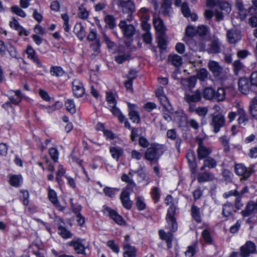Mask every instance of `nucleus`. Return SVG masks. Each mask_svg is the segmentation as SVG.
<instances>
[{
    "instance_id": "obj_2",
    "label": "nucleus",
    "mask_w": 257,
    "mask_h": 257,
    "mask_svg": "<svg viewBox=\"0 0 257 257\" xmlns=\"http://www.w3.org/2000/svg\"><path fill=\"white\" fill-rule=\"evenodd\" d=\"M255 166L253 164L247 168L243 164H237L235 165L234 171L237 175L241 177V180H246L254 172Z\"/></svg>"
},
{
    "instance_id": "obj_24",
    "label": "nucleus",
    "mask_w": 257,
    "mask_h": 257,
    "mask_svg": "<svg viewBox=\"0 0 257 257\" xmlns=\"http://www.w3.org/2000/svg\"><path fill=\"white\" fill-rule=\"evenodd\" d=\"M49 200L53 204V205L59 210H62L63 207L60 204L57 194L54 190H49Z\"/></svg>"
},
{
    "instance_id": "obj_8",
    "label": "nucleus",
    "mask_w": 257,
    "mask_h": 257,
    "mask_svg": "<svg viewBox=\"0 0 257 257\" xmlns=\"http://www.w3.org/2000/svg\"><path fill=\"white\" fill-rule=\"evenodd\" d=\"M202 98V92L197 89L192 93L186 92L184 96L185 100L190 103L200 101Z\"/></svg>"
},
{
    "instance_id": "obj_12",
    "label": "nucleus",
    "mask_w": 257,
    "mask_h": 257,
    "mask_svg": "<svg viewBox=\"0 0 257 257\" xmlns=\"http://www.w3.org/2000/svg\"><path fill=\"white\" fill-rule=\"evenodd\" d=\"M212 152L211 148L206 147L202 141H200L197 149V155L199 159H203L209 155Z\"/></svg>"
},
{
    "instance_id": "obj_61",
    "label": "nucleus",
    "mask_w": 257,
    "mask_h": 257,
    "mask_svg": "<svg viewBox=\"0 0 257 257\" xmlns=\"http://www.w3.org/2000/svg\"><path fill=\"white\" fill-rule=\"evenodd\" d=\"M208 72L205 69H201L197 72V77L201 80H204L208 76Z\"/></svg>"
},
{
    "instance_id": "obj_47",
    "label": "nucleus",
    "mask_w": 257,
    "mask_h": 257,
    "mask_svg": "<svg viewBox=\"0 0 257 257\" xmlns=\"http://www.w3.org/2000/svg\"><path fill=\"white\" fill-rule=\"evenodd\" d=\"M250 111L253 117L257 116V97H254L250 102Z\"/></svg>"
},
{
    "instance_id": "obj_44",
    "label": "nucleus",
    "mask_w": 257,
    "mask_h": 257,
    "mask_svg": "<svg viewBox=\"0 0 257 257\" xmlns=\"http://www.w3.org/2000/svg\"><path fill=\"white\" fill-rule=\"evenodd\" d=\"M61 18L64 21L63 28L65 32H69L70 29L69 17L67 13L61 14Z\"/></svg>"
},
{
    "instance_id": "obj_18",
    "label": "nucleus",
    "mask_w": 257,
    "mask_h": 257,
    "mask_svg": "<svg viewBox=\"0 0 257 257\" xmlns=\"http://www.w3.org/2000/svg\"><path fill=\"white\" fill-rule=\"evenodd\" d=\"M235 5L240 19L244 20L247 17V11L244 7L243 1L242 0H236Z\"/></svg>"
},
{
    "instance_id": "obj_50",
    "label": "nucleus",
    "mask_w": 257,
    "mask_h": 257,
    "mask_svg": "<svg viewBox=\"0 0 257 257\" xmlns=\"http://www.w3.org/2000/svg\"><path fill=\"white\" fill-rule=\"evenodd\" d=\"M10 26L11 28L17 31H19L20 29L25 31L24 28L20 25L18 20L15 17H13L12 20L10 22Z\"/></svg>"
},
{
    "instance_id": "obj_56",
    "label": "nucleus",
    "mask_w": 257,
    "mask_h": 257,
    "mask_svg": "<svg viewBox=\"0 0 257 257\" xmlns=\"http://www.w3.org/2000/svg\"><path fill=\"white\" fill-rule=\"evenodd\" d=\"M111 112L114 115L117 117L119 122H124V121L126 120L125 116L121 113L120 110L118 108L112 109Z\"/></svg>"
},
{
    "instance_id": "obj_51",
    "label": "nucleus",
    "mask_w": 257,
    "mask_h": 257,
    "mask_svg": "<svg viewBox=\"0 0 257 257\" xmlns=\"http://www.w3.org/2000/svg\"><path fill=\"white\" fill-rule=\"evenodd\" d=\"M9 53L12 58L19 59L20 58L19 55L16 49V48L11 44H10L9 47L8 48L7 50Z\"/></svg>"
},
{
    "instance_id": "obj_55",
    "label": "nucleus",
    "mask_w": 257,
    "mask_h": 257,
    "mask_svg": "<svg viewBox=\"0 0 257 257\" xmlns=\"http://www.w3.org/2000/svg\"><path fill=\"white\" fill-rule=\"evenodd\" d=\"M118 191V189L116 188H112L110 187H106L103 189V192L106 195L109 197H113L115 193Z\"/></svg>"
},
{
    "instance_id": "obj_49",
    "label": "nucleus",
    "mask_w": 257,
    "mask_h": 257,
    "mask_svg": "<svg viewBox=\"0 0 257 257\" xmlns=\"http://www.w3.org/2000/svg\"><path fill=\"white\" fill-rule=\"evenodd\" d=\"M11 10L14 14L22 18H25L26 17V13L17 6H12L11 8Z\"/></svg>"
},
{
    "instance_id": "obj_57",
    "label": "nucleus",
    "mask_w": 257,
    "mask_h": 257,
    "mask_svg": "<svg viewBox=\"0 0 257 257\" xmlns=\"http://www.w3.org/2000/svg\"><path fill=\"white\" fill-rule=\"evenodd\" d=\"M220 9L221 11L223 12V14L224 15L229 14L231 10L230 5L227 2L221 3L220 4Z\"/></svg>"
},
{
    "instance_id": "obj_42",
    "label": "nucleus",
    "mask_w": 257,
    "mask_h": 257,
    "mask_svg": "<svg viewBox=\"0 0 257 257\" xmlns=\"http://www.w3.org/2000/svg\"><path fill=\"white\" fill-rule=\"evenodd\" d=\"M234 211L233 206L230 203H226L223 205L222 210V214L223 216L227 217L232 214Z\"/></svg>"
},
{
    "instance_id": "obj_43",
    "label": "nucleus",
    "mask_w": 257,
    "mask_h": 257,
    "mask_svg": "<svg viewBox=\"0 0 257 257\" xmlns=\"http://www.w3.org/2000/svg\"><path fill=\"white\" fill-rule=\"evenodd\" d=\"M171 0H162V8L164 10V13L169 15L171 11Z\"/></svg>"
},
{
    "instance_id": "obj_64",
    "label": "nucleus",
    "mask_w": 257,
    "mask_h": 257,
    "mask_svg": "<svg viewBox=\"0 0 257 257\" xmlns=\"http://www.w3.org/2000/svg\"><path fill=\"white\" fill-rule=\"evenodd\" d=\"M195 112L199 116L204 117L208 113V109L205 107H198L195 109Z\"/></svg>"
},
{
    "instance_id": "obj_58",
    "label": "nucleus",
    "mask_w": 257,
    "mask_h": 257,
    "mask_svg": "<svg viewBox=\"0 0 257 257\" xmlns=\"http://www.w3.org/2000/svg\"><path fill=\"white\" fill-rule=\"evenodd\" d=\"M103 38L108 49L110 51H114L116 46L115 44L111 41L106 35H104Z\"/></svg>"
},
{
    "instance_id": "obj_46",
    "label": "nucleus",
    "mask_w": 257,
    "mask_h": 257,
    "mask_svg": "<svg viewBox=\"0 0 257 257\" xmlns=\"http://www.w3.org/2000/svg\"><path fill=\"white\" fill-rule=\"evenodd\" d=\"M79 17L81 19H87L89 16V12L84 7L83 5H80L78 8Z\"/></svg>"
},
{
    "instance_id": "obj_33",
    "label": "nucleus",
    "mask_w": 257,
    "mask_h": 257,
    "mask_svg": "<svg viewBox=\"0 0 257 257\" xmlns=\"http://www.w3.org/2000/svg\"><path fill=\"white\" fill-rule=\"evenodd\" d=\"M137 173L138 177L140 178V180L139 181V182H143L145 185L149 184L150 182V178L146 174L143 167H141L139 169H138V170H137Z\"/></svg>"
},
{
    "instance_id": "obj_25",
    "label": "nucleus",
    "mask_w": 257,
    "mask_h": 257,
    "mask_svg": "<svg viewBox=\"0 0 257 257\" xmlns=\"http://www.w3.org/2000/svg\"><path fill=\"white\" fill-rule=\"evenodd\" d=\"M186 157L190 168L193 172H195L197 168V165L196 163V158L194 153L192 151H188L186 154Z\"/></svg>"
},
{
    "instance_id": "obj_48",
    "label": "nucleus",
    "mask_w": 257,
    "mask_h": 257,
    "mask_svg": "<svg viewBox=\"0 0 257 257\" xmlns=\"http://www.w3.org/2000/svg\"><path fill=\"white\" fill-rule=\"evenodd\" d=\"M65 106L67 110L71 113L76 112L75 105L73 100L69 99L65 102Z\"/></svg>"
},
{
    "instance_id": "obj_17",
    "label": "nucleus",
    "mask_w": 257,
    "mask_h": 257,
    "mask_svg": "<svg viewBox=\"0 0 257 257\" xmlns=\"http://www.w3.org/2000/svg\"><path fill=\"white\" fill-rule=\"evenodd\" d=\"M121 202L123 206L127 209H130L133 202L130 199V193L127 190H123L120 196Z\"/></svg>"
},
{
    "instance_id": "obj_59",
    "label": "nucleus",
    "mask_w": 257,
    "mask_h": 257,
    "mask_svg": "<svg viewBox=\"0 0 257 257\" xmlns=\"http://www.w3.org/2000/svg\"><path fill=\"white\" fill-rule=\"evenodd\" d=\"M181 11L184 15V16L186 18L189 17V15H190V10L189 9V6L187 3H184L181 5Z\"/></svg>"
},
{
    "instance_id": "obj_28",
    "label": "nucleus",
    "mask_w": 257,
    "mask_h": 257,
    "mask_svg": "<svg viewBox=\"0 0 257 257\" xmlns=\"http://www.w3.org/2000/svg\"><path fill=\"white\" fill-rule=\"evenodd\" d=\"M181 83L185 88L191 89L195 86L196 83V79L193 76L189 78H184L181 80Z\"/></svg>"
},
{
    "instance_id": "obj_36",
    "label": "nucleus",
    "mask_w": 257,
    "mask_h": 257,
    "mask_svg": "<svg viewBox=\"0 0 257 257\" xmlns=\"http://www.w3.org/2000/svg\"><path fill=\"white\" fill-rule=\"evenodd\" d=\"M254 211H256L255 203L251 201L248 203L245 209L242 211V214L243 216H247L251 214Z\"/></svg>"
},
{
    "instance_id": "obj_7",
    "label": "nucleus",
    "mask_w": 257,
    "mask_h": 257,
    "mask_svg": "<svg viewBox=\"0 0 257 257\" xmlns=\"http://www.w3.org/2000/svg\"><path fill=\"white\" fill-rule=\"evenodd\" d=\"M118 27L123 32L124 36L127 37L133 36L136 31L135 27L133 25H128L124 20H122L118 24Z\"/></svg>"
},
{
    "instance_id": "obj_1",
    "label": "nucleus",
    "mask_w": 257,
    "mask_h": 257,
    "mask_svg": "<svg viewBox=\"0 0 257 257\" xmlns=\"http://www.w3.org/2000/svg\"><path fill=\"white\" fill-rule=\"evenodd\" d=\"M166 151V147L164 145L153 144L146 150L145 158L152 163H156Z\"/></svg>"
},
{
    "instance_id": "obj_20",
    "label": "nucleus",
    "mask_w": 257,
    "mask_h": 257,
    "mask_svg": "<svg viewBox=\"0 0 257 257\" xmlns=\"http://www.w3.org/2000/svg\"><path fill=\"white\" fill-rule=\"evenodd\" d=\"M154 25L159 35H165L166 28L163 21L160 18L156 17L154 19Z\"/></svg>"
},
{
    "instance_id": "obj_10",
    "label": "nucleus",
    "mask_w": 257,
    "mask_h": 257,
    "mask_svg": "<svg viewBox=\"0 0 257 257\" xmlns=\"http://www.w3.org/2000/svg\"><path fill=\"white\" fill-rule=\"evenodd\" d=\"M103 212L107 214L110 218L115 221L117 224L122 225L124 224V221L122 217L119 215L115 211L112 210L110 208L104 206Z\"/></svg>"
},
{
    "instance_id": "obj_54",
    "label": "nucleus",
    "mask_w": 257,
    "mask_h": 257,
    "mask_svg": "<svg viewBox=\"0 0 257 257\" xmlns=\"http://www.w3.org/2000/svg\"><path fill=\"white\" fill-rule=\"evenodd\" d=\"M50 72L52 75L56 76H61L64 73V71L62 69L61 67L57 66L52 67Z\"/></svg>"
},
{
    "instance_id": "obj_34",
    "label": "nucleus",
    "mask_w": 257,
    "mask_h": 257,
    "mask_svg": "<svg viewBox=\"0 0 257 257\" xmlns=\"http://www.w3.org/2000/svg\"><path fill=\"white\" fill-rule=\"evenodd\" d=\"M74 31L80 40L85 37V28L81 24H76L74 27Z\"/></svg>"
},
{
    "instance_id": "obj_11",
    "label": "nucleus",
    "mask_w": 257,
    "mask_h": 257,
    "mask_svg": "<svg viewBox=\"0 0 257 257\" xmlns=\"http://www.w3.org/2000/svg\"><path fill=\"white\" fill-rule=\"evenodd\" d=\"M72 88L74 95L77 97H82L85 93L83 85L78 79H75L73 81Z\"/></svg>"
},
{
    "instance_id": "obj_37",
    "label": "nucleus",
    "mask_w": 257,
    "mask_h": 257,
    "mask_svg": "<svg viewBox=\"0 0 257 257\" xmlns=\"http://www.w3.org/2000/svg\"><path fill=\"white\" fill-rule=\"evenodd\" d=\"M160 103L164 108L168 111L172 112L173 110L172 105L170 104L168 98L166 96H163L161 98L159 99Z\"/></svg>"
},
{
    "instance_id": "obj_30",
    "label": "nucleus",
    "mask_w": 257,
    "mask_h": 257,
    "mask_svg": "<svg viewBox=\"0 0 257 257\" xmlns=\"http://www.w3.org/2000/svg\"><path fill=\"white\" fill-rule=\"evenodd\" d=\"M170 63L175 67H179L183 63V60L181 56L177 54L170 55L168 57Z\"/></svg>"
},
{
    "instance_id": "obj_63",
    "label": "nucleus",
    "mask_w": 257,
    "mask_h": 257,
    "mask_svg": "<svg viewBox=\"0 0 257 257\" xmlns=\"http://www.w3.org/2000/svg\"><path fill=\"white\" fill-rule=\"evenodd\" d=\"M136 204L137 208L140 210H144L146 206L145 202L141 197H138L137 198Z\"/></svg>"
},
{
    "instance_id": "obj_3",
    "label": "nucleus",
    "mask_w": 257,
    "mask_h": 257,
    "mask_svg": "<svg viewBox=\"0 0 257 257\" xmlns=\"http://www.w3.org/2000/svg\"><path fill=\"white\" fill-rule=\"evenodd\" d=\"M175 212V206L171 205L168 210L166 220L168 225L170 226V229L171 232H174L177 229V224L175 218L174 217Z\"/></svg>"
},
{
    "instance_id": "obj_14",
    "label": "nucleus",
    "mask_w": 257,
    "mask_h": 257,
    "mask_svg": "<svg viewBox=\"0 0 257 257\" xmlns=\"http://www.w3.org/2000/svg\"><path fill=\"white\" fill-rule=\"evenodd\" d=\"M9 183L15 188H19L23 183V178L21 174H10L9 175Z\"/></svg>"
},
{
    "instance_id": "obj_31",
    "label": "nucleus",
    "mask_w": 257,
    "mask_h": 257,
    "mask_svg": "<svg viewBox=\"0 0 257 257\" xmlns=\"http://www.w3.org/2000/svg\"><path fill=\"white\" fill-rule=\"evenodd\" d=\"M20 200L22 202L23 204L25 206H28L30 200V194L27 190L22 189L20 191Z\"/></svg>"
},
{
    "instance_id": "obj_39",
    "label": "nucleus",
    "mask_w": 257,
    "mask_h": 257,
    "mask_svg": "<svg viewBox=\"0 0 257 257\" xmlns=\"http://www.w3.org/2000/svg\"><path fill=\"white\" fill-rule=\"evenodd\" d=\"M58 232L63 238L65 239L71 238L72 236L71 232L61 225L58 227Z\"/></svg>"
},
{
    "instance_id": "obj_6",
    "label": "nucleus",
    "mask_w": 257,
    "mask_h": 257,
    "mask_svg": "<svg viewBox=\"0 0 257 257\" xmlns=\"http://www.w3.org/2000/svg\"><path fill=\"white\" fill-rule=\"evenodd\" d=\"M238 84L240 91L244 94H247L250 91H254L249 81L246 78L239 79Z\"/></svg>"
},
{
    "instance_id": "obj_16",
    "label": "nucleus",
    "mask_w": 257,
    "mask_h": 257,
    "mask_svg": "<svg viewBox=\"0 0 257 257\" xmlns=\"http://www.w3.org/2000/svg\"><path fill=\"white\" fill-rule=\"evenodd\" d=\"M15 93V96H10L8 97L9 100L13 106L19 105L22 102L23 98V95L20 89L13 90Z\"/></svg>"
},
{
    "instance_id": "obj_32",
    "label": "nucleus",
    "mask_w": 257,
    "mask_h": 257,
    "mask_svg": "<svg viewBox=\"0 0 257 257\" xmlns=\"http://www.w3.org/2000/svg\"><path fill=\"white\" fill-rule=\"evenodd\" d=\"M221 51V44L218 40H213L210 45L208 52L210 53H217Z\"/></svg>"
},
{
    "instance_id": "obj_38",
    "label": "nucleus",
    "mask_w": 257,
    "mask_h": 257,
    "mask_svg": "<svg viewBox=\"0 0 257 257\" xmlns=\"http://www.w3.org/2000/svg\"><path fill=\"white\" fill-rule=\"evenodd\" d=\"M110 153L113 159L118 160L119 158L122 155L123 150L118 147H111L110 148Z\"/></svg>"
},
{
    "instance_id": "obj_15",
    "label": "nucleus",
    "mask_w": 257,
    "mask_h": 257,
    "mask_svg": "<svg viewBox=\"0 0 257 257\" xmlns=\"http://www.w3.org/2000/svg\"><path fill=\"white\" fill-rule=\"evenodd\" d=\"M118 7H120L123 12L132 13L135 10V4L131 0H119L118 3Z\"/></svg>"
},
{
    "instance_id": "obj_4",
    "label": "nucleus",
    "mask_w": 257,
    "mask_h": 257,
    "mask_svg": "<svg viewBox=\"0 0 257 257\" xmlns=\"http://www.w3.org/2000/svg\"><path fill=\"white\" fill-rule=\"evenodd\" d=\"M225 123V117L221 114H217L213 116L210 125L213 128V131L215 133L219 132Z\"/></svg>"
},
{
    "instance_id": "obj_13",
    "label": "nucleus",
    "mask_w": 257,
    "mask_h": 257,
    "mask_svg": "<svg viewBox=\"0 0 257 257\" xmlns=\"http://www.w3.org/2000/svg\"><path fill=\"white\" fill-rule=\"evenodd\" d=\"M226 37L228 42L230 44H235L241 39V35L235 29L229 30L227 31Z\"/></svg>"
},
{
    "instance_id": "obj_27",
    "label": "nucleus",
    "mask_w": 257,
    "mask_h": 257,
    "mask_svg": "<svg viewBox=\"0 0 257 257\" xmlns=\"http://www.w3.org/2000/svg\"><path fill=\"white\" fill-rule=\"evenodd\" d=\"M191 215L193 218L197 222H201L202 212L201 211L200 208H198L197 206L193 205L191 207Z\"/></svg>"
},
{
    "instance_id": "obj_22",
    "label": "nucleus",
    "mask_w": 257,
    "mask_h": 257,
    "mask_svg": "<svg viewBox=\"0 0 257 257\" xmlns=\"http://www.w3.org/2000/svg\"><path fill=\"white\" fill-rule=\"evenodd\" d=\"M239 117L237 119L238 123L241 127H244L248 121L247 116L245 113L244 110L242 108H238L237 111Z\"/></svg>"
},
{
    "instance_id": "obj_21",
    "label": "nucleus",
    "mask_w": 257,
    "mask_h": 257,
    "mask_svg": "<svg viewBox=\"0 0 257 257\" xmlns=\"http://www.w3.org/2000/svg\"><path fill=\"white\" fill-rule=\"evenodd\" d=\"M83 240L77 239L70 242V245L73 246L75 250L78 253H83L85 251V247L82 242Z\"/></svg>"
},
{
    "instance_id": "obj_29",
    "label": "nucleus",
    "mask_w": 257,
    "mask_h": 257,
    "mask_svg": "<svg viewBox=\"0 0 257 257\" xmlns=\"http://www.w3.org/2000/svg\"><path fill=\"white\" fill-rule=\"evenodd\" d=\"M159 235L160 238L166 240L168 247L170 248L172 246V241L173 239V234L171 232L166 233L164 230L159 231Z\"/></svg>"
},
{
    "instance_id": "obj_9",
    "label": "nucleus",
    "mask_w": 257,
    "mask_h": 257,
    "mask_svg": "<svg viewBox=\"0 0 257 257\" xmlns=\"http://www.w3.org/2000/svg\"><path fill=\"white\" fill-rule=\"evenodd\" d=\"M127 105L129 109L128 115L130 119L134 123H138L141 120L140 115L138 111V107L135 104L128 102Z\"/></svg>"
},
{
    "instance_id": "obj_45",
    "label": "nucleus",
    "mask_w": 257,
    "mask_h": 257,
    "mask_svg": "<svg viewBox=\"0 0 257 257\" xmlns=\"http://www.w3.org/2000/svg\"><path fill=\"white\" fill-rule=\"evenodd\" d=\"M225 98V89L223 88H219L217 89L216 92H215L214 98L217 101H223Z\"/></svg>"
},
{
    "instance_id": "obj_5",
    "label": "nucleus",
    "mask_w": 257,
    "mask_h": 257,
    "mask_svg": "<svg viewBox=\"0 0 257 257\" xmlns=\"http://www.w3.org/2000/svg\"><path fill=\"white\" fill-rule=\"evenodd\" d=\"M256 251V245L251 241H247L240 247L242 257H247Z\"/></svg>"
},
{
    "instance_id": "obj_53",
    "label": "nucleus",
    "mask_w": 257,
    "mask_h": 257,
    "mask_svg": "<svg viewBox=\"0 0 257 257\" xmlns=\"http://www.w3.org/2000/svg\"><path fill=\"white\" fill-rule=\"evenodd\" d=\"M131 56L128 53H125L124 54H120L116 56L115 60L118 64H121L125 61L130 59Z\"/></svg>"
},
{
    "instance_id": "obj_52",
    "label": "nucleus",
    "mask_w": 257,
    "mask_h": 257,
    "mask_svg": "<svg viewBox=\"0 0 257 257\" xmlns=\"http://www.w3.org/2000/svg\"><path fill=\"white\" fill-rule=\"evenodd\" d=\"M150 19V16H145L144 19H141L142 20V28L143 30L145 31L146 32H150V25L148 23V20Z\"/></svg>"
},
{
    "instance_id": "obj_62",
    "label": "nucleus",
    "mask_w": 257,
    "mask_h": 257,
    "mask_svg": "<svg viewBox=\"0 0 257 257\" xmlns=\"http://www.w3.org/2000/svg\"><path fill=\"white\" fill-rule=\"evenodd\" d=\"M104 21L106 24H107L109 27L112 28L115 25V19L114 17L111 15H107L104 18Z\"/></svg>"
},
{
    "instance_id": "obj_23",
    "label": "nucleus",
    "mask_w": 257,
    "mask_h": 257,
    "mask_svg": "<svg viewBox=\"0 0 257 257\" xmlns=\"http://www.w3.org/2000/svg\"><path fill=\"white\" fill-rule=\"evenodd\" d=\"M106 99L111 112L112 109L118 108L115 107L117 103V101L114 94L111 92H106Z\"/></svg>"
},
{
    "instance_id": "obj_40",
    "label": "nucleus",
    "mask_w": 257,
    "mask_h": 257,
    "mask_svg": "<svg viewBox=\"0 0 257 257\" xmlns=\"http://www.w3.org/2000/svg\"><path fill=\"white\" fill-rule=\"evenodd\" d=\"M214 178V176L212 174L208 172H204L203 173H199L198 174L197 179L199 182H203L211 180Z\"/></svg>"
},
{
    "instance_id": "obj_26",
    "label": "nucleus",
    "mask_w": 257,
    "mask_h": 257,
    "mask_svg": "<svg viewBox=\"0 0 257 257\" xmlns=\"http://www.w3.org/2000/svg\"><path fill=\"white\" fill-rule=\"evenodd\" d=\"M123 248L124 250L123 252L124 257L136 256L137 250L134 246L125 244V246H123Z\"/></svg>"
},
{
    "instance_id": "obj_19",
    "label": "nucleus",
    "mask_w": 257,
    "mask_h": 257,
    "mask_svg": "<svg viewBox=\"0 0 257 257\" xmlns=\"http://www.w3.org/2000/svg\"><path fill=\"white\" fill-rule=\"evenodd\" d=\"M208 66L209 70L215 76H219L222 72V67L216 61H210L208 62Z\"/></svg>"
},
{
    "instance_id": "obj_35",
    "label": "nucleus",
    "mask_w": 257,
    "mask_h": 257,
    "mask_svg": "<svg viewBox=\"0 0 257 257\" xmlns=\"http://www.w3.org/2000/svg\"><path fill=\"white\" fill-rule=\"evenodd\" d=\"M202 96L206 99L211 100L214 98L215 91L211 87H206L204 89Z\"/></svg>"
},
{
    "instance_id": "obj_41",
    "label": "nucleus",
    "mask_w": 257,
    "mask_h": 257,
    "mask_svg": "<svg viewBox=\"0 0 257 257\" xmlns=\"http://www.w3.org/2000/svg\"><path fill=\"white\" fill-rule=\"evenodd\" d=\"M217 163L214 159L212 158H208L204 161V165L201 168V170H203L205 167L213 168L216 166Z\"/></svg>"
},
{
    "instance_id": "obj_60",
    "label": "nucleus",
    "mask_w": 257,
    "mask_h": 257,
    "mask_svg": "<svg viewBox=\"0 0 257 257\" xmlns=\"http://www.w3.org/2000/svg\"><path fill=\"white\" fill-rule=\"evenodd\" d=\"M49 155L54 162H56L58 161L59 152L56 148H52L49 150Z\"/></svg>"
}]
</instances>
